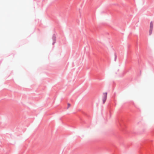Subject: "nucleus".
Segmentation results:
<instances>
[{"instance_id":"obj_1","label":"nucleus","mask_w":154,"mask_h":154,"mask_svg":"<svg viewBox=\"0 0 154 154\" xmlns=\"http://www.w3.org/2000/svg\"><path fill=\"white\" fill-rule=\"evenodd\" d=\"M153 28V24L152 22H151L150 24L149 35L152 34Z\"/></svg>"},{"instance_id":"obj_2","label":"nucleus","mask_w":154,"mask_h":154,"mask_svg":"<svg viewBox=\"0 0 154 154\" xmlns=\"http://www.w3.org/2000/svg\"><path fill=\"white\" fill-rule=\"evenodd\" d=\"M107 93H103V103H104L105 102L106 98H107Z\"/></svg>"},{"instance_id":"obj_3","label":"nucleus","mask_w":154,"mask_h":154,"mask_svg":"<svg viewBox=\"0 0 154 154\" xmlns=\"http://www.w3.org/2000/svg\"><path fill=\"white\" fill-rule=\"evenodd\" d=\"M67 105H68V108L70 106V104L69 103H68Z\"/></svg>"}]
</instances>
